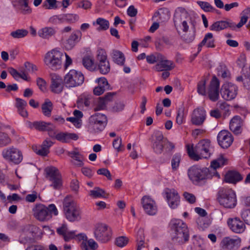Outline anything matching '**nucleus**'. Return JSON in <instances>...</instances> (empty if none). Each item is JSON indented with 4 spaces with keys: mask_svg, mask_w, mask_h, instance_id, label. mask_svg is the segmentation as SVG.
I'll return each instance as SVG.
<instances>
[{
    "mask_svg": "<svg viewBox=\"0 0 250 250\" xmlns=\"http://www.w3.org/2000/svg\"><path fill=\"white\" fill-rule=\"evenodd\" d=\"M169 226L171 231V240L174 243L182 245L188 241L189 230L184 221L180 219H172Z\"/></svg>",
    "mask_w": 250,
    "mask_h": 250,
    "instance_id": "1",
    "label": "nucleus"
},
{
    "mask_svg": "<svg viewBox=\"0 0 250 250\" xmlns=\"http://www.w3.org/2000/svg\"><path fill=\"white\" fill-rule=\"evenodd\" d=\"M187 152L189 157L194 161L204 158L208 159L212 153L213 148L209 140L205 139L200 141L195 146L187 145Z\"/></svg>",
    "mask_w": 250,
    "mask_h": 250,
    "instance_id": "2",
    "label": "nucleus"
},
{
    "mask_svg": "<svg viewBox=\"0 0 250 250\" xmlns=\"http://www.w3.org/2000/svg\"><path fill=\"white\" fill-rule=\"evenodd\" d=\"M173 21L176 30H182L183 32L188 31L190 25L194 26V21L189 17L188 12L184 8H177L174 15Z\"/></svg>",
    "mask_w": 250,
    "mask_h": 250,
    "instance_id": "3",
    "label": "nucleus"
},
{
    "mask_svg": "<svg viewBox=\"0 0 250 250\" xmlns=\"http://www.w3.org/2000/svg\"><path fill=\"white\" fill-rule=\"evenodd\" d=\"M217 199L221 206L227 208H233L237 204L236 194L231 189H220Z\"/></svg>",
    "mask_w": 250,
    "mask_h": 250,
    "instance_id": "4",
    "label": "nucleus"
},
{
    "mask_svg": "<svg viewBox=\"0 0 250 250\" xmlns=\"http://www.w3.org/2000/svg\"><path fill=\"white\" fill-rule=\"evenodd\" d=\"M63 53L57 49L48 51L44 55L43 62L45 65L52 70L61 68Z\"/></svg>",
    "mask_w": 250,
    "mask_h": 250,
    "instance_id": "5",
    "label": "nucleus"
},
{
    "mask_svg": "<svg viewBox=\"0 0 250 250\" xmlns=\"http://www.w3.org/2000/svg\"><path fill=\"white\" fill-rule=\"evenodd\" d=\"M63 210L66 218L70 222L81 219V211L79 208L70 198L66 197L63 200Z\"/></svg>",
    "mask_w": 250,
    "mask_h": 250,
    "instance_id": "6",
    "label": "nucleus"
},
{
    "mask_svg": "<svg viewBox=\"0 0 250 250\" xmlns=\"http://www.w3.org/2000/svg\"><path fill=\"white\" fill-rule=\"evenodd\" d=\"M188 176L192 182L195 184L213 176L209 168H201L196 166H193L188 169Z\"/></svg>",
    "mask_w": 250,
    "mask_h": 250,
    "instance_id": "7",
    "label": "nucleus"
},
{
    "mask_svg": "<svg viewBox=\"0 0 250 250\" xmlns=\"http://www.w3.org/2000/svg\"><path fill=\"white\" fill-rule=\"evenodd\" d=\"M1 155L5 160L15 165L19 164L23 160V155L21 150L14 146H11L3 149Z\"/></svg>",
    "mask_w": 250,
    "mask_h": 250,
    "instance_id": "8",
    "label": "nucleus"
},
{
    "mask_svg": "<svg viewBox=\"0 0 250 250\" xmlns=\"http://www.w3.org/2000/svg\"><path fill=\"white\" fill-rule=\"evenodd\" d=\"M45 171L46 178L51 183L50 186L56 190L61 189L62 186V181L58 169L54 167H46Z\"/></svg>",
    "mask_w": 250,
    "mask_h": 250,
    "instance_id": "9",
    "label": "nucleus"
},
{
    "mask_svg": "<svg viewBox=\"0 0 250 250\" xmlns=\"http://www.w3.org/2000/svg\"><path fill=\"white\" fill-rule=\"evenodd\" d=\"M84 82V76L80 71L70 70L64 78V83L66 87H74L81 85Z\"/></svg>",
    "mask_w": 250,
    "mask_h": 250,
    "instance_id": "10",
    "label": "nucleus"
},
{
    "mask_svg": "<svg viewBox=\"0 0 250 250\" xmlns=\"http://www.w3.org/2000/svg\"><path fill=\"white\" fill-rule=\"evenodd\" d=\"M94 234L97 241L102 243H106L111 238V231L107 225L98 224L95 226Z\"/></svg>",
    "mask_w": 250,
    "mask_h": 250,
    "instance_id": "11",
    "label": "nucleus"
},
{
    "mask_svg": "<svg viewBox=\"0 0 250 250\" xmlns=\"http://www.w3.org/2000/svg\"><path fill=\"white\" fill-rule=\"evenodd\" d=\"M97 60L98 61V69L100 73L105 75L107 74L110 70L109 62L107 60V54L103 49H99L97 51Z\"/></svg>",
    "mask_w": 250,
    "mask_h": 250,
    "instance_id": "12",
    "label": "nucleus"
},
{
    "mask_svg": "<svg viewBox=\"0 0 250 250\" xmlns=\"http://www.w3.org/2000/svg\"><path fill=\"white\" fill-rule=\"evenodd\" d=\"M37 228L36 226L31 225L25 226L21 232L19 241L21 243L25 244L34 241Z\"/></svg>",
    "mask_w": 250,
    "mask_h": 250,
    "instance_id": "13",
    "label": "nucleus"
},
{
    "mask_svg": "<svg viewBox=\"0 0 250 250\" xmlns=\"http://www.w3.org/2000/svg\"><path fill=\"white\" fill-rule=\"evenodd\" d=\"M237 86L230 83H226L222 85L220 94L222 98L226 101L234 99L237 94Z\"/></svg>",
    "mask_w": 250,
    "mask_h": 250,
    "instance_id": "14",
    "label": "nucleus"
},
{
    "mask_svg": "<svg viewBox=\"0 0 250 250\" xmlns=\"http://www.w3.org/2000/svg\"><path fill=\"white\" fill-rule=\"evenodd\" d=\"M152 148L157 154H161L163 151L164 147L167 144L168 141L165 139L162 133L156 131L152 136Z\"/></svg>",
    "mask_w": 250,
    "mask_h": 250,
    "instance_id": "15",
    "label": "nucleus"
},
{
    "mask_svg": "<svg viewBox=\"0 0 250 250\" xmlns=\"http://www.w3.org/2000/svg\"><path fill=\"white\" fill-rule=\"evenodd\" d=\"M241 240L239 237H224L221 242V246L225 250H236L241 245Z\"/></svg>",
    "mask_w": 250,
    "mask_h": 250,
    "instance_id": "16",
    "label": "nucleus"
},
{
    "mask_svg": "<svg viewBox=\"0 0 250 250\" xmlns=\"http://www.w3.org/2000/svg\"><path fill=\"white\" fill-rule=\"evenodd\" d=\"M141 203L145 212L149 215H154L157 212V207L155 202L150 197L144 196Z\"/></svg>",
    "mask_w": 250,
    "mask_h": 250,
    "instance_id": "17",
    "label": "nucleus"
},
{
    "mask_svg": "<svg viewBox=\"0 0 250 250\" xmlns=\"http://www.w3.org/2000/svg\"><path fill=\"white\" fill-rule=\"evenodd\" d=\"M220 83L217 77L214 76L210 83L208 89V95L209 99L215 102L217 101L219 97Z\"/></svg>",
    "mask_w": 250,
    "mask_h": 250,
    "instance_id": "18",
    "label": "nucleus"
},
{
    "mask_svg": "<svg viewBox=\"0 0 250 250\" xmlns=\"http://www.w3.org/2000/svg\"><path fill=\"white\" fill-rule=\"evenodd\" d=\"M217 141L221 147L227 148L232 144L233 141V138L230 132L223 130L219 132L217 135Z\"/></svg>",
    "mask_w": 250,
    "mask_h": 250,
    "instance_id": "19",
    "label": "nucleus"
},
{
    "mask_svg": "<svg viewBox=\"0 0 250 250\" xmlns=\"http://www.w3.org/2000/svg\"><path fill=\"white\" fill-rule=\"evenodd\" d=\"M35 218L40 221H46L52 218L47 208V207L42 204L37 205L34 209Z\"/></svg>",
    "mask_w": 250,
    "mask_h": 250,
    "instance_id": "20",
    "label": "nucleus"
},
{
    "mask_svg": "<svg viewBox=\"0 0 250 250\" xmlns=\"http://www.w3.org/2000/svg\"><path fill=\"white\" fill-rule=\"evenodd\" d=\"M228 28L232 30L235 29V24L230 20L226 21H219L214 22L209 27L210 30L215 31H220Z\"/></svg>",
    "mask_w": 250,
    "mask_h": 250,
    "instance_id": "21",
    "label": "nucleus"
},
{
    "mask_svg": "<svg viewBox=\"0 0 250 250\" xmlns=\"http://www.w3.org/2000/svg\"><path fill=\"white\" fill-rule=\"evenodd\" d=\"M82 36V32L79 30L73 31L66 40L64 46L66 50H71L75 45L81 40Z\"/></svg>",
    "mask_w": 250,
    "mask_h": 250,
    "instance_id": "22",
    "label": "nucleus"
},
{
    "mask_svg": "<svg viewBox=\"0 0 250 250\" xmlns=\"http://www.w3.org/2000/svg\"><path fill=\"white\" fill-rule=\"evenodd\" d=\"M227 223L229 229L235 233H242L245 229L244 222L237 217L229 218Z\"/></svg>",
    "mask_w": 250,
    "mask_h": 250,
    "instance_id": "23",
    "label": "nucleus"
},
{
    "mask_svg": "<svg viewBox=\"0 0 250 250\" xmlns=\"http://www.w3.org/2000/svg\"><path fill=\"white\" fill-rule=\"evenodd\" d=\"M166 197L169 207L175 208L180 203V196L174 189H167L165 191Z\"/></svg>",
    "mask_w": 250,
    "mask_h": 250,
    "instance_id": "24",
    "label": "nucleus"
},
{
    "mask_svg": "<svg viewBox=\"0 0 250 250\" xmlns=\"http://www.w3.org/2000/svg\"><path fill=\"white\" fill-rule=\"evenodd\" d=\"M31 127L34 128L40 131H48L49 135L51 137L53 136L51 134V133L50 131H53L55 128V125L51 123L43 121L34 122L31 125Z\"/></svg>",
    "mask_w": 250,
    "mask_h": 250,
    "instance_id": "25",
    "label": "nucleus"
},
{
    "mask_svg": "<svg viewBox=\"0 0 250 250\" xmlns=\"http://www.w3.org/2000/svg\"><path fill=\"white\" fill-rule=\"evenodd\" d=\"M206 117V111L203 108H197L193 111L191 122L193 125H200L204 122Z\"/></svg>",
    "mask_w": 250,
    "mask_h": 250,
    "instance_id": "26",
    "label": "nucleus"
},
{
    "mask_svg": "<svg viewBox=\"0 0 250 250\" xmlns=\"http://www.w3.org/2000/svg\"><path fill=\"white\" fill-rule=\"evenodd\" d=\"M63 87L62 80L61 77L55 74H52L50 85L51 91L55 93L59 94L62 92Z\"/></svg>",
    "mask_w": 250,
    "mask_h": 250,
    "instance_id": "27",
    "label": "nucleus"
},
{
    "mask_svg": "<svg viewBox=\"0 0 250 250\" xmlns=\"http://www.w3.org/2000/svg\"><path fill=\"white\" fill-rule=\"evenodd\" d=\"M98 85L93 89V93L95 95L99 96L102 94L105 90L109 89L110 86L107 80L102 77L96 79Z\"/></svg>",
    "mask_w": 250,
    "mask_h": 250,
    "instance_id": "28",
    "label": "nucleus"
},
{
    "mask_svg": "<svg viewBox=\"0 0 250 250\" xmlns=\"http://www.w3.org/2000/svg\"><path fill=\"white\" fill-rule=\"evenodd\" d=\"M83 242L81 243V248L83 250H96L98 247V244L92 239H87L86 236L84 234H80Z\"/></svg>",
    "mask_w": 250,
    "mask_h": 250,
    "instance_id": "29",
    "label": "nucleus"
},
{
    "mask_svg": "<svg viewBox=\"0 0 250 250\" xmlns=\"http://www.w3.org/2000/svg\"><path fill=\"white\" fill-rule=\"evenodd\" d=\"M243 124L241 118L238 116H234L230 121L229 128L235 134L241 132V126Z\"/></svg>",
    "mask_w": 250,
    "mask_h": 250,
    "instance_id": "30",
    "label": "nucleus"
},
{
    "mask_svg": "<svg viewBox=\"0 0 250 250\" xmlns=\"http://www.w3.org/2000/svg\"><path fill=\"white\" fill-rule=\"evenodd\" d=\"M55 138L62 143H67L71 140H77L78 139V135L76 133L61 132L55 135Z\"/></svg>",
    "mask_w": 250,
    "mask_h": 250,
    "instance_id": "31",
    "label": "nucleus"
},
{
    "mask_svg": "<svg viewBox=\"0 0 250 250\" xmlns=\"http://www.w3.org/2000/svg\"><path fill=\"white\" fill-rule=\"evenodd\" d=\"M15 106L17 108V111L19 114L24 118L28 116V112L25 109L26 106L27 105V102L21 98H16L15 99Z\"/></svg>",
    "mask_w": 250,
    "mask_h": 250,
    "instance_id": "32",
    "label": "nucleus"
},
{
    "mask_svg": "<svg viewBox=\"0 0 250 250\" xmlns=\"http://www.w3.org/2000/svg\"><path fill=\"white\" fill-rule=\"evenodd\" d=\"M227 160H226L222 156L218 158L216 160L213 161L211 163L210 168L211 172L213 176H216L218 178H219V174L216 172V169L219 168L226 164Z\"/></svg>",
    "mask_w": 250,
    "mask_h": 250,
    "instance_id": "33",
    "label": "nucleus"
},
{
    "mask_svg": "<svg viewBox=\"0 0 250 250\" xmlns=\"http://www.w3.org/2000/svg\"><path fill=\"white\" fill-rule=\"evenodd\" d=\"M67 154L75 161L72 162V163L76 167H82L83 166L84 164L83 162L84 157L76 149L73 151H68Z\"/></svg>",
    "mask_w": 250,
    "mask_h": 250,
    "instance_id": "34",
    "label": "nucleus"
},
{
    "mask_svg": "<svg viewBox=\"0 0 250 250\" xmlns=\"http://www.w3.org/2000/svg\"><path fill=\"white\" fill-rule=\"evenodd\" d=\"M157 18L158 19L156 21L159 22H164L167 21L169 18V11L167 9L165 8L159 9L154 13L152 20H155V19Z\"/></svg>",
    "mask_w": 250,
    "mask_h": 250,
    "instance_id": "35",
    "label": "nucleus"
},
{
    "mask_svg": "<svg viewBox=\"0 0 250 250\" xmlns=\"http://www.w3.org/2000/svg\"><path fill=\"white\" fill-rule=\"evenodd\" d=\"M156 69L158 71H169L174 68L172 62L162 58L159 60V62L155 66Z\"/></svg>",
    "mask_w": 250,
    "mask_h": 250,
    "instance_id": "36",
    "label": "nucleus"
},
{
    "mask_svg": "<svg viewBox=\"0 0 250 250\" xmlns=\"http://www.w3.org/2000/svg\"><path fill=\"white\" fill-rule=\"evenodd\" d=\"M102 123L95 117L90 116L89 118L88 129L91 133H99L102 131L104 128H101L100 126Z\"/></svg>",
    "mask_w": 250,
    "mask_h": 250,
    "instance_id": "37",
    "label": "nucleus"
},
{
    "mask_svg": "<svg viewBox=\"0 0 250 250\" xmlns=\"http://www.w3.org/2000/svg\"><path fill=\"white\" fill-rule=\"evenodd\" d=\"M243 179L241 175L235 171H229L225 175V181L227 183H236Z\"/></svg>",
    "mask_w": 250,
    "mask_h": 250,
    "instance_id": "38",
    "label": "nucleus"
},
{
    "mask_svg": "<svg viewBox=\"0 0 250 250\" xmlns=\"http://www.w3.org/2000/svg\"><path fill=\"white\" fill-rule=\"evenodd\" d=\"M111 57L115 63L120 65H124L125 58L122 52L114 49L111 53Z\"/></svg>",
    "mask_w": 250,
    "mask_h": 250,
    "instance_id": "39",
    "label": "nucleus"
},
{
    "mask_svg": "<svg viewBox=\"0 0 250 250\" xmlns=\"http://www.w3.org/2000/svg\"><path fill=\"white\" fill-rule=\"evenodd\" d=\"M56 31L54 27H45L40 30L38 32L39 36L43 39H49L54 36Z\"/></svg>",
    "mask_w": 250,
    "mask_h": 250,
    "instance_id": "40",
    "label": "nucleus"
},
{
    "mask_svg": "<svg viewBox=\"0 0 250 250\" xmlns=\"http://www.w3.org/2000/svg\"><path fill=\"white\" fill-rule=\"evenodd\" d=\"M82 62L84 67L90 71H94L96 68V65L94 63V61L90 56L84 57L83 59Z\"/></svg>",
    "mask_w": 250,
    "mask_h": 250,
    "instance_id": "41",
    "label": "nucleus"
},
{
    "mask_svg": "<svg viewBox=\"0 0 250 250\" xmlns=\"http://www.w3.org/2000/svg\"><path fill=\"white\" fill-rule=\"evenodd\" d=\"M205 45H206L207 47L213 48L215 47L214 39L213 38V34L212 33H207L200 42V46Z\"/></svg>",
    "mask_w": 250,
    "mask_h": 250,
    "instance_id": "42",
    "label": "nucleus"
},
{
    "mask_svg": "<svg viewBox=\"0 0 250 250\" xmlns=\"http://www.w3.org/2000/svg\"><path fill=\"white\" fill-rule=\"evenodd\" d=\"M194 26L195 25L192 26L191 30L189 31V32L188 33V31L185 32V33H184L181 36L182 40L185 43H190L194 40L195 36V29Z\"/></svg>",
    "mask_w": 250,
    "mask_h": 250,
    "instance_id": "43",
    "label": "nucleus"
},
{
    "mask_svg": "<svg viewBox=\"0 0 250 250\" xmlns=\"http://www.w3.org/2000/svg\"><path fill=\"white\" fill-rule=\"evenodd\" d=\"M144 240H145V236H144V230L142 229H139L137 231V237H136V241L137 242V250H141V249L142 248L145 247Z\"/></svg>",
    "mask_w": 250,
    "mask_h": 250,
    "instance_id": "44",
    "label": "nucleus"
},
{
    "mask_svg": "<svg viewBox=\"0 0 250 250\" xmlns=\"http://www.w3.org/2000/svg\"><path fill=\"white\" fill-rule=\"evenodd\" d=\"M95 24L99 25L97 30H106L109 28V22L107 20L104 18H99L96 20V21L93 22V25H95Z\"/></svg>",
    "mask_w": 250,
    "mask_h": 250,
    "instance_id": "45",
    "label": "nucleus"
},
{
    "mask_svg": "<svg viewBox=\"0 0 250 250\" xmlns=\"http://www.w3.org/2000/svg\"><path fill=\"white\" fill-rule=\"evenodd\" d=\"M92 98L89 97H84L79 99L77 101V106L79 108L88 107L90 106Z\"/></svg>",
    "mask_w": 250,
    "mask_h": 250,
    "instance_id": "46",
    "label": "nucleus"
},
{
    "mask_svg": "<svg viewBox=\"0 0 250 250\" xmlns=\"http://www.w3.org/2000/svg\"><path fill=\"white\" fill-rule=\"evenodd\" d=\"M42 109L44 115L50 117L52 110V104L51 102L49 100H46L42 104Z\"/></svg>",
    "mask_w": 250,
    "mask_h": 250,
    "instance_id": "47",
    "label": "nucleus"
},
{
    "mask_svg": "<svg viewBox=\"0 0 250 250\" xmlns=\"http://www.w3.org/2000/svg\"><path fill=\"white\" fill-rule=\"evenodd\" d=\"M181 161V155L179 153L175 154L172 157L171 164L172 169L173 171H176L180 166Z\"/></svg>",
    "mask_w": 250,
    "mask_h": 250,
    "instance_id": "48",
    "label": "nucleus"
},
{
    "mask_svg": "<svg viewBox=\"0 0 250 250\" xmlns=\"http://www.w3.org/2000/svg\"><path fill=\"white\" fill-rule=\"evenodd\" d=\"M185 108L183 105H181L179 107L177 111L176 116V123L178 125H182L185 121Z\"/></svg>",
    "mask_w": 250,
    "mask_h": 250,
    "instance_id": "49",
    "label": "nucleus"
},
{
    "mask_svg": "<svg viewBox=\"0 0 250 250\" xmlns=\"http://www.w3.org/2000/svg\"><path fill=\"white\" fill-rule=\"evenodd\" d=\"M197 3L200 6L201 8L205 12H208L218 11L208 2L198 1H197Z\"/></svg>",
    "mask_w": 250,
    "mask_h": 250,
    "instance_id": "50",
    "label": "nucleus"
},
{
    "mask_svg": "<svg viewBox=\"0 0 250 250\" xmlns=\"http://www.w3.org/2000/svg\"><path fill=\"white\" fill-rule=\"evenodd\" d=\"M28 33L26 29H17L14 31H12L10 33V35L15 39H20L25 37Z\"/></svg>",
    "mask_w": 250,
    "mask_h": 250,
    "instance_id": "51",
    "label": "nucleus"
},
{
    "mask_svg": "<svg viewBox=\"0 0 250 250\" xmlns=\"http://www.w3.org/2000/svg\"><path fill=\"white\" fill-rule=\"evenodd\" d=\"M62 17L63 22L67 21L70 23H74L79 19V16L74 14H62Z\"/></svg>",
    "mask_w": 250,
    "mask_h": 250,
    "instance_id": "52",
    "label": "nucleus"
},
{
    "mask_svg": "<svg viewBox=\"0 0 250 250\" xmlns=\"http://www.w3.org/2000/svg\"><path fill=\"white\" fill-rule=\"evenodd\" d=\"M104 191L99 187H95L89 191V195L95 198L104 197Z\"/></svg>",
    "mask_w": 250,
    "mask_h": 250,
    "instance_id": "53",
    "label": "nucleus"
},
{
    "mask_svg": "<svg viewBox=\"0 0 250 250\" xmlns=\"http://www.w3.org/2000/svg\"><path fill=\"white\" fill-rule=\"evenodd\" d=\"M11 140L5 133L0 132V146H4L10 144Z\"/></svg>",
    "mask_w": 250,
    "mask_h": 250,
    "instance_id": "54",
    "label": "nucleus"
},
{
    "mask_svg": "<svg viewBox=\"0 0 250 250\" xmlns=\"http://www.w3.org/2000/svg\"><path fill=\"white\" fill-rule=\"evenodd\" d=\"M91 116L95 117L97 120L101 122V124L102 123V125L100 126L101 128L105 127L107 124V120L106 116L104 114L98 113H95Z\"/></svg>",
    "mask_w": 250,
    "mask_h": 250,
    "instance_id": "55",
    "label": "nucleus"
},
{
    "mask_svg": "<svg viewBox=\"0 0 250 250\" xmlns=\"http://www.w3.org/2000/svg\"><path fill=\"white\" fill-rule=\"evenodd\" d=\"M56 0H45L42 3V7L46 9H54L57 8Z\"/></svg>",
    "mask_w": 250,
    "mask_h": 250,
    "instance_id": "56",
    "label": "nucleus"
},
{
    "mask_svg": "<svg viewBox=\"0 0 250 250\" xmlns=\"http://www.w3.org/2000/svg\"><path fill=\"white\" fill-rule=\"evenodd\" d=\"M48 22L54 25H57L63 23L62 14L52 16L49 19Z\"/></svg>",
    "mask_w": 250,
    "mask_h": 250,
    "instance_id": "57",
    "label": "nucleus"
},
{
    "mask_svg": "<svg viewBox=\"0 0 250 250\" xmlns=\"http://www.w3.org/2000/svg\"><path fill=\"white\" fill-rule=\"evenodd\" d=\"M29 0H19L18 2L21 6V9L22 11V13L26 14L31 12V9L28 6Z\"/></svg>",
    "mask_w": 250,
    "mask_h": 250,
    "instance_id": "58",
    "label": "nucleus"
},
{
    "mask_svg": "<svg viewBox=\"0 0 250 250\" xmlns=\"http://www.w3.org/2000/svg\"><path fill=\"white\" fill-rule=\"evenodd\" d=\"M240 215L242 219L247 224L250 225V209H243L241 212Z\"/></svg>",
    "mask_w": 250,
    "mask_h": 250,
    "instance_id": "59",
    "label": "nucleus"
},
{
    "mask_svg": "<svg viewBox=\"0 0 250 250\" xmlns=\"http://www.w3.org/2000/svg\"><path fill=\"white\" fill-rule=\"evenodd\" d=\"M112 145L113 147L118 151H123L124 150V146L122 145V139L117 138L114 140Z\"/></svg>",
    "mask_w": 250,
    "mask_h": 250,
    "instance_id": "60",
    "label": "nucleus"
},
{
    "mask_svg": "<svg viewBox=\"0 0 250 250\" xmlns=\"http://www.w3.org/2000/svg\"><path fill=\"white\" fill-rule=\"evenodd\" d=\"M206 81L201 80L197 85V92L201 95H206Z\"/></svg>",
    "mask_w": 250,
    "mask_h": 250,
    "instance_id": "61",
    "label": "nucleus"
},
{
    "mask_svg": "<svg viewBox=\"0 0 250 250\" xmlns=\"http://www.w3.org/2000/svg\"><path fill=\"white\" fill-rule=\"evenodd\" d=\"M106 104H107L106 103V102L104 101V99H103L102 97H100L99 98L97 103L94 108V111H97L104 109L106 106Z\"/></svg>",
    "mask_w": 250,
    "mask_h": 250,
    "instance_id": "62",
    "label": "nucleus"
},
{
    "mask_svg": "<svg viewBox=\"0 0 250 250\" xmlns=\"http://www.w3.org/2000/svg\"><path fill=\"white\" fill-rule=\"evenodd\" d=\"M162 58V55L161 54H158L157 56L151 55L146 57L147 62L151 64L159 62Z\"/></svg>",
    "mask_w": 250,
    "mask_h": 250,
    "instance_id": "63",
    "label": "nucleus"
},
{
    "mask_svg": "<svg viewBox=\"0 0 250 250\" xmlns=\"http://www.w3.org/2000/svg\"><path fill=\"white\" fill-rule=\"evenodd\" d=\"M128 243V239L125 236H120L116 239L115 243L119 247H123Z\"/></svg>",
    "mask_w": 250,
    "mask_h": 250,
    "instance_id": "64",
    "label": "nucleus"
}]
</instances>
